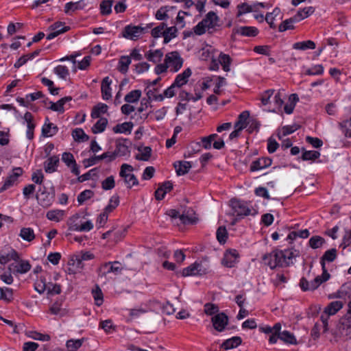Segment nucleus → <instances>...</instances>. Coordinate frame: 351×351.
<instances>
[{
  "label": "nucleus",
  "mask_w": 351,
  "mask_h": 351,
  "mask_svg": "<svg viewBox=\"0 0 351 351\" xmlns=\"http://www.w3.org/2000/svg\"><path fill=\"white\" fill-rule=\"evenodd\" d=\"M337 258V250L335 248L330 249L326 251L320 258V264L322 269V274L317 276L313 280L308 281L305 278L300 279L299 285L304 291H314L317 289L323 282L329 280L330 275L327 271L325 262H332Z\"/></svg>",
  "instance_id": "f257e3e1"
},
{
  "label": "nucleus",
  "mask_w": 351,
  "mask_h": 351,
  "mask_svg": "<svg viewBox=\"0 0 351 351\" xmlns=\"http://www.w3.org/2000/svg\"><path fill=\"white\" fill-rule=\"evenodd\" d=\"M298 255V252L293 250H275L263 257L265 265L271 269L277 267H287L292 263V258Z\"/></svg>",
  "instance_id": "f03ea898"
},
{
  "label": "nucleus",
  "mask_w": 351,
  "mask_h": 351,
  "mask_svg": "<svg viewBox=\"0 0 351 351\" xmlns=\"http://www.w3.org/2000/svg\"><path fill=\"white\" fill-rule=\"evenodd\" d=\"M343 306L341 301H334L330 302L324 310L321 315L320 319L323 324V332L328 330V320L330 316L335 315Z\"/></svg>",
  "instance_id": "7ed1b4c3"
},
{
  "label": "nucleus",
  "mask_w": 351,
  "mask_h": 351,
  "mask_svg": "<svg viewBox=\"0 0 351 351\" xmlns=\"http://www.w3.org/2000/svg\"><path fill=\"white\" fill-rule=\"evenodd\" d=\"M230 205L233 210V215L236 214L239 218H243L250 215H255V213H252V206H250L247 202L243 201L232 199L230 201Z\"/></svg>",
  "instance_id": "20e7f679"
},
{
  "label": "nucleus",
  "mask_w": 351,
  "mask_h": 351,
  "mask_svg": "<svg viewBox=\"0 0 351 351\" xmlns=\"http://www.w3.org/2000/svg\"><path fill=\"white\" fill-rule=\"evenodd\" d=\"M219 18L214 12H209L206 17L199 23V35L204 34L206 32H213L215 27L217 25Z\"/></svg>",
  "instance_id": "39448f33"
},
{
  "label": "nucleus",
  "mask_w": 351,
  "mask_h": 351,
  "mask_svg": "<svg viewBox=\"0 0 351 351\" xmlns=\"http://www.w3.org/2000/svg\"><path fill=\"white\" fill-rule=\"evenodd\" d=\"M165 62L170 69V71L176 73L178 71L183 64V59L181 58L178 51H171L165 55Z\"/></svg>",
  "instance_id": "423d86ee"
},
{
  "label": "nucleus",
  "mask_w": 351,
  "mask_h": 351,
  "mask_svg": "<svg viewBox=\"0 0 351 351\" xmlns=\"http://www.w3.org/2000/svg\"><path fill=\"white\" fill-rule=\"evenodd\" d=\"M348 311L340 321L339 330L342 335L351 338V300L348 304Z\"/></svg>",
  "instance_id": "0eeeda50"
},
{
  "label": "nucleus",
  "mask_w": 351,
  "mask_h": 351,
  "mask_svg": "<svg viewBox=\"0 0 351 351\" xmlns=\"http://www.w3.org/2000/svg\"><path fill=\"white\" fill-rule=\"evenodd\" d=\"M143 34H145V28L132 25L125 26L122 32V36L124 38L132 40H137Z\"/></svg>",
  "instance_id": "6e6552de"
},
{
  "label": "nucleus",
  "mask_w": 351,
  "mask_h": 351,
  "mask_svg": "<svg viewBox=\"0 0 351 351\" xmlns=\"http://www.w3.org/2000/svg\"><path fill=\"white\" fill-rule=\"evenodd\" d=\"M121 263L118 261L108 262L102 265L98 269L99 276H106L110 273L119 274L121 271Z\"/></svg>",
  "instance_id": "1a4fd4ad"
},
{
  "label": "nucleus",
  "mask_w": 351,
  "mask_h": 351,
  "mask_svg": "<svg viewBox=\"0 0 351 351\" xmlns=\"http://www.w3.org/2000/svg\"><path fill=\"white\" fill-rule=\"evenodd\" d=\"M54 197V191L49 192L45 190L41 191V189H39L36 194L38 203L43 208H48L50 206L53 202Z\"/></svg>",
  "instance_id": "9d476101"
},
{
  "label": "nucleus",
  "mask_w": 351,
  "mask_h": 351,
  "mask_svg": "<svg viewBox=\"0 0 351 351\" xmlns=\"http://www.w3.org/2000/svg\"><path fill=\"white\" fill-rule=\"evenodd\" d=\"M31 265L28 261L19 260L17 262L12 263L9 265L8 269L14 274H25L31 269Z\"/></svg>",
  "instance_id": "9b49d317"
},
{
  "label": "nucleus",
  "mask_w": 351,
  "mask_h": 351,
  "mask_svg": "<svg viewBox=\"0 0 351 351\" xmlns=\"http://www.w3.org/2000/svg\"><path fill=\"white\" fill-rule=\"evenodd\" d=\"M281 330V324L276 323L273 327L269 326H261L259 330L265 334H269V341L270 343H276L277 342V334Z\"/></svg>",
  "instance_id": "f8f14e48"
},
{
  "label": "nucleus",
  "mask_w": 351,
  "mask_h": 351,
  "mask_svg": "<svg viewBox=\"0 0 351 351\" xmlns=\"http://www.w3.org/2000/svg\"><path fill=\"white\" fill-rule=\"evenodd\" d=\"M212 322L216 330L222 332L228 325V317L224 313H220L212 317Z\"/></svg>",
  "instance_id": "ddd939ff"
},
{
  "label": "nucleus",
  "mask_w": 351,
  "mask_h": 351,
  "mask_svg": "<svg viewBox=\"0 0 351 351\" xmlns=\"http://www.w3.org/2000/svg\"><path fill=\"white\" fill-rule=\"evenodd\" d=\"M127 143L130 142L127 139L119 140L116 143V149L112 152V158H116L117 156H124L130 153L129 146Z\"/></svg>",
  "instance_id": "4468645a"
},
{
  "label": "nucleus",
  "mask_w": 351,
  "mask_h": 351,
  "mask_svg": "<svg viewBox=\"0 0 351 351\" xmlns=\"http://www.w3.org/2000/svg\"><path fill=\"white\" fill-rule=\"evenodd\" d=\"M239 254L236 250H227L221 260V264L226 267H233L237 263Z\"/></svg>",
  "instance_id": "2eb2a0df"
},
{
  "label": "nucleus",
  "mask_w": 351,
  "mask_h": 351,
  "mask_svg": "<svg viewBox=\"0 0 351 351\" xmlns=\"http://www.w3.org/2000/svg\"><path fill=\"white\" fill-rule=\"evenodd\" d=\"M23 119L27 123L26 136L27 139L32 141L34 138V132L36 128L34 117L29 112H26L23 116Z\"/></svg>",
  "instance_id": "dca6fc26"
},
{
  "label": "nucleus",
  "mask_w": 351,
  "mask_h": 351,
  "mask_svg": "<svg viewBox=\"0 0 351 351\" xmlns=\"http://www.w3.org/2000/svg\"><path fill=\"white\" fill-rule=\"evenodd\" d=\"M272 160L268 157L260 158L253 161L250 165V171H256L269 167L271 165Z\"/></svg>",
  "instance_id": "f3484780"
},
{
  "label": "nucleus",
  "mask_w": 351,
  "mask_h": 351,
  "mask_svg": "<svg viewBox=\"0 0 351 351\" xmlns=\"http://www.w3.org/2000/svg\"><path fill=\"white\" fill-rule=\"evenodd\" d=\"M195 165V162L191 161H176L174 162L173 166L176 169V173L178 176H182L188 173L189 169L193 165Z\"/></svg>",
  "instance_id": "a211bd4d"
},
{
  "label": "nucleus",
  "mask_w": 351,
  "mask_h": 351,
  "mask_svg": "<svg viewBox=\"0 0 351 351\" xmlns=\"http://www.w3.org/2000/svg\"><path fill=\"white\" fill-rule=\"evenodd\" d=\"M196 219L195 211L191 208H186L184 212L180 215V221L184 225L193 224L195 223Z\"/></svg>",
  "instance_id": "6ab92c4d"
},
{
  "label": "nucleus",
  "mask_w": 351,
  "mask_h": 351,
  "mask_svg": "<svg viewBox=\"0 0 351 351\" xmlns=\"http://www.w3.org/2000/svg\"><path fill=\"white\" fill-rule=\"evenodd\" d=\"M59 164V157L53 156L48 158L44 163V169L46 173H51L56 171Z\"/></svg>",
  "instance_id": "aec40b11"
},
{
  "label": "nucleus",
  "mask_w": 351,
  "mask_h": 351,
  "mask_svg": "<svg viewBox=\"0 0 351 351\" xmlns=\"http://www.w3.org/2000/svg\"><path fill=\"white\" fill-rule=\"evenodd\" d=\"M58 131V128L52 123L49 122V118L46 117L45 123L42 128V135L45 137L53 136Z\"/></svg>",
  "instance_id": "412c9836"
},
{
  "label": "nucleus",
  "mask_w": 351,
  "mask_h": 351,
  "mask_svg": "<svg viewBox=\"0 0 351 351\" xmlns=\"http://www.w3.org/2000/svg\"><path fill=\"white\" fill-rule=\"evenodd\" d=\"M191 70L188 68L185 69L182 73L178 74L174 82V85L177 86V88H180L183 85L186 84L188 82L189 77L191 75Z\"/></svg>",
  "instance_id": "4be33fe9"
},
{
  "label": "nucleus",
  "mask_w": 351,
  "mask_h": 351,
  "mask_svg": "<svg viewBox=\"0 0 351 351\" xmlns=\"http://www.w3.org/2000/svg\"><path fill=\"white\" fill-rule=\"evenodd\" d=\"M111 82L112 81L109 79L108 77H104L102 80L101 90L102 98L104 100H108L112 97L110 88Z\"/></svg>",
  "instance_id": "5701e85b"
},
{
  "label": "nucleus",
  "mask_w": 351,
  "mask_h": 351,
  "mask_svg": "<svg viewBox=\"0 0 351 351\" xmlns=\"http://www.w3.org/2000/svg\"><path fill=\"white\" fill-rule=\"evenodd\" d=\"M145 58L154 64L161 61L163 57V52L160 49L149 50L145 54Z\"/></svg>",
  "instance_id": "b1692460"
},
{
  "label": "nucleus",
  "mask_w": 351,
  "mask_h": 351,
  "mask_svg": "<svg viewBox=\"0 0 351 351\" xmlns=\"http://www.w3.org/2000/svg\"><path fill=\"white\" fill-rule=\"evenodd\" d=\"M212 268L207 256L203 257L199 263V276L212 274Z\"/></svg>",
  "instance_id": "393cba45"
},
{
  "label": "nucleus",
  "mask_w": 351,
  "mask_h": 351,
  "mask_svg": "<svg viewBox=\"0 0 351 351\" xmlns=\"http://www.w3.org/2000/svg\"><path fill=\"white\" fill-rule=\"evenodd\" d=\"M23 173V169L21 167H16L13 169V173L5 180L4 185L1 189H6L13 184L16 179Z\"/></svg>",
  "instance_id": "a878e982"
},
{
  "label": "nucleus",
  "mask_w": 351,
  "mask_h": 351,
  "mask_svg": "<svg viewBox=\"0 0 351 351\" xmlns=\"http://www.w3.org/2000/svg\"><path fill=\"white\" fill-rule=\"evenodd\" d=\"M130 64L131 57H129L128 56H122L119 60L117 69L120 73L125 74L128 71Z\"/></svg>",
  "instance_id": "bb28decb"
},
{
  "label": "nucleus",
  "mask_w": 351,
  "mask_h": 351,
  "mask_svg": "<svg viewBox=\"0 0 351 351\" xmlns=\"http://www.w3.org/2000/svg\"><path fill=\"white\" fill-rule=\"evenodd\" d=\"M280 339L285 343L289 344H296L297 341L295 336L287 330H284L282 332L279 331V333L277 334V339Z\"/></svg>",
  "instance_id": "cd10ccee"
},
{
  "label": "nucleus",
  "mask_w": 351,
  "mask_h": 351,
  "mask_svg": "<svg viewBox=\"0 0 351 351\" xmlns=\"http://www.w3.org/2000/svg\"><path fill=\"white\" fill-rule=\"evenodd\" d=\"M80 218V214H75L69 219L67 224L69 230L79 232L80 223H82Z\"/></svg>",
  "instance_id": "c85d7f7f"
},
{
  "label": "nucleus",
  "mask_w": 351,
  "mask_h": 351,
  "mask_svg": "<svg viewBox=\"0 0 351 351\" xmlns=\"http://www.w3.org/2000/svg\"><path fill=\"white\" fill-rule=\"evenodd\" d=\"M242 339L240 337H233L223 342L221 347L225 350L236 348L241 344Z\"/></svg>",
  "instance_id": "c756f323"
},
{
  "label": "nucleus",
  "mask_w": 351,
  "mask_h": 351,
  "mask_svg": "<svg viewBox=\"0 0 351 351\" xmlns=\"http://www.w3.org/2000/svg\"><path fill=\"white\" fill-rule=\"evenodd\" d=\"M199 58L204 61H209L213 58V47L206 45L199 50Z\"/></svg>",
  "instance_id": "7c9ffc66"
},
{
  "label": "nucleus",
  "mask_w": 351,
  "mask_h": 351,
  "mask_svg": "<svg viewBox=\"0 0 351 351\" xmlns=\"http://www.w3.org/2000/svg\"><path fill=\"white\" fill-rule=\"evenodd\" d=\"M108 107L106 104L103 103H99L97 105L95 106L91 112V117L93 119H98L100 118L102 114H105L107 112Z\"/></svg>",
  "instance_id": "2f4dec72"
},
{
  "label": "nucleus",
  "mask_w": 351,
  "mask_h": 351,
  "mask_svg": "<svg viewBox=\"0 0 351 351\" xmlns=\"http://www.w3.org/2000/svg\"><path fill=\"white\" fill-rule=\"evenodd\" d=\"M316 45L315 42L308 40L302 42H297L293 45V48L297 50L305 51L306 49H314Z\"/></svg>",
  "instance_id": "473e14b6"
},
{
  "label": "nucleus",
  "mask_w": 351,
  "mask_h": 351,
  "mask_svg": "<svg viewBox=\"0 0 351 351\" xmlns=\"http://www.w3.org/2000/svg\"><path fill=\"white\" fill-rule=\"evenodd\" d=\"M134 124L132 122H124L121 124H117L113 128L114 133H131Z\"/></svg>",
  "instance_id": "72a5a7b5"
},
{
  "label": "nucleus",
  "mask_w": 351,
  "mask_h": 351,
  "mask_svg": "<svg viewBox=\"0 0 351 351\" xmlns=\"http://www.w3.org/2000/svg\"><path fill=\"white\" fill-rule=\"evenodd\" d=\"M64 215V211L62 210H51L47 213L46 217L50 221L58 222L61 221Z\"/></svg>",
  "instance_id": "f704fd0d"
},
{
  "label": "nucleus",
  "mask_w": 351,
  "mask_h": 351,
  "mask_svg": "<svg viewBox=\"0 0 351 351\" xmlns=\"http://www.w3.org/2000/svg\"><path fill=\"white\" fill-rule=\"evenodd\" d=\"M49 312L56 315H58L60 317L65 316L67 311L65 308H62V304L59 302H54L49 308Z\"/></svg>",
  "instance_id": "c9c22d12"
},
{
  "label": "nucleus",
  "mask_w": 351,
  "mask_h": 351,
  "mask_svg": "<svg viewBox=\"0 0 351 351\" xmlns=\"http://www.w3.org/2000/svg\"><path fill=\"white\" fill-rule=\"evenodd\" d=\"M237 33L245 36H255L258 34V30L254 27L243 26L237 29Z\"/></svg>",
  "instance_id": "e433bc0d"
},
{
  "label": "nucleus",
  "mask_w": 351,
  "mask_h": 351,
  "mask_svg": "<svg viewBox=\"0 0 351 351\" xmlns=\"http://www.w3.org/2000/svg\"><path fill=\"white\" fill-rule=\"evenodd\" d=\"M108 121L106 118L100 117L99 119L93 126L92 132L94 134L103 132L108 125Z\"/></svg>",
  "instance_id": "4c0bfd02"
},
{
  "label": "nucleus",
  "mask_w": 351,
  "mask_h": 351,
  "mask_svg": "<svg viewBox=\"0 0 351 351\" xmlns=\"http://www.w3.org/2000/svg\"><path fill=\"white\" fill-rule=\"evenodd\" d=\"M298 22V18L293 16L284 21L278 27V31L280 32L294 28L293 23Z\"/></svg>",
  "instance_id": "58836bf2"
},
{
  "label": "nucleus",
  "mask_w": 351,
  "mask_h": 351,
  "mask_svg": "<svg viewBox=\"0 0 351 351\" xmlns=\"http://www.w3.org/2000/svg\"><path fill=\"white\" fill-rule=\"evenodd\" d=\"M73 138L75 141L86 142L89 139V136L85 134L81 128H75L72 132Z\"/></svg>",
  "instance_id": "ea45409f"
},
{
  "label": "nucleus",
  "mask_w": 351,
  "mask_h": 351,
  "mask_svg": "<svg viewBox=\"0 0 351 351\" xmlns=\"http://www.w3.org/2000/svg\"><path fill=\"white\" fill-rule=\"evenodd\" d=\"M141 90H134L128 93L124 97V100L127 103H136L137 102L141 97Z\"/></svg>",
  "instance_id": "a19ab883"
},
{
  "label": "nucleus",
  "mask_w": 351,
  "mask_h": 351,
  "mask_svg": "<svg viewBox=\"0 0 351 351\" xmlns=\"http://www.w3.org/2000/svg\"><path fill=\"white\" fill-rule=\"evenodd\" d=\"M178 29L176 27L172 26L170 27H167L166 26L165 35H164V43L167 44L170 42L172 38H174L177 36Z\"/></svg>",
  "instance_id": "79ce46f5"
},
{
  "label": "nucleus",
  "mask_w": 351,
  "mask_h": 351,
  "mask_svg": "<svg viewBox=\"0 0 351 351\" xmlns=\"http://www.w3.org/2000/svg\"><path fill=\"white\" fill-rule=\"evenodd\" d=\"M19 235L23 240L28 242L33 241L35 238L34 232L31 228H23Z\"/></svg>",
  "instance_id": "37998d69"
},
{
  "label": "nucleus",
  "mask_w": 351,
  "mask_h": 351,
  "mask_svg": "<svg viewBox=\"0 0 351 351\" xmlns=\"http://www.w3.org/2000/svg\"><path fill=\"white\" fill-rule=\"evenodd\" d=\"M138 151L141 152V154L136 156V159L138 160L147 161L152 154V149L150 147H144L143 148L138 147Z\"/></svg>",
  "instance_id": "c03bdc74"
},
{
  "label": "nucleus",
  "mask_w": 351,
  "mask_h": 351,
  "mask_svg": "<svg viewBox=\"0 0 351 351\" xmlns=\"http://www.w3.org/2000/svg\"><path fill=\"white\" fill-rule=\"evenodd\" d=\"M315 12V8L312 6L306 7L300 10L294 16L295 18H298V21L307 18Z\"/></svg>",
  "instance_id": "a18cd8bd"
},
{
  "label": "nucleus",
  "mask_w": 351,
  "mask_h": 351,
  "mask_svg": "<svg viewBox=\"0 0 351 351\" xmlns=\"http://www.w3.org/2000/svg\"><path fill=\"white\" fill-rule=\"evenodd\" d=\"M113 1L105 0L103 1L99 5L100 12L102 15H108L112 12V6Z\"/></svg>",
  "instance_id": "49530a36"
},
{
  "label": "nucleus",
  "mask_w": 351,
  "mask_h": 351,
  "mask_svg": "<svg viewBox=\"0 0 351 351\" xmlns=\"http://www.w3.org/2000/svg\"><path fill=\"white\" fill-rule=\"evenodd\" d=\"M325 243V239L320 236H313L309 241V246L313 249H317L321 247Z\"/></svg>",
  "instance_id": "de8ad7c7"
},
{
  "label": "nucleus",
  "mask_w": 351,
  "mask_h": 351,
  "mask_svg": "<svg viewBox=\"0 0 351 351\" xmlns=\"http://www.w3.org/2000/svg\"><path fill=\"white\" fill-rule=\"evenodd\" d=\"M83 341V339H69L66 341V346L69 351H76L82 346Z\"/></svg>",
  "instance_id": "09e8293b"
},
{
  "label": "nucleus",
  "mask_w": 351,
  "mask_h": 351,
  "mask_svg": "<svg viewBox=\"0 0 351 351\" xmlns=\"http://www.w3.org/2000/svg\"><path fill=\"white\" fill-rule=\"evenodd\" d=\"M119 204V197L118 195H113L109 200L108 204L104 208V211L108 214L113 211Z\"/></svg>",
  "instance_id": "8fccbe9b"
},
{
  "label": "nucleus",
  "mask_w": 351,
  "mask_h": 351,
  "mask_svg": "<svg viewBox=\"0 0 351 351\" xmlns=\"http://www.w3.org/2000/svg\"><path fill=\"white\" fill-rule=\"evenodd\" d=\"M166 28V23H161L159 25L153 28L151 31L152 36L154 38H160L162 36L164 38L165 31Z\"/></svg>",
  "instance_id": "3c124183"
},
{
  "label": "nucleus",
  "mask_w": 351,
  "mask_h": 351,
  "mask_svg": "<svg viewBox=\"0 0 351 351\" xmlns=\"http://www.w3.org/2000/svg\"><path fill=\"white\" fill-rule=\"evenodd\" d=\"M0 300L11 302L13 300L12 289L8 287H5L4 289L0 287Z\"/></svg>",
  "instance_id": "603ef678"
},
{
  "label": "nucleus",
  "mask_w": 351,
  "mask_h": 351,
  "mask_svg": "<svg viewBox=\"0 0 351 351\" xmlns=\"http://www.w3.org/2000/svg\"><path fill=\"white\" fill-rule=\"evenodd\" d=\"M173 7H169V6H165L161 7L160 9H158L156 13V18L158 20H165L169 18V16L168 15L167 12L173 9Z\"/></svg>",
  "instance_id": "864d4df0"
},
{
  "label": "nucleus",
  "mask_w": 351,
  "mask_h": 351,
  "mask_svg": "<svg viewBox=\"0 0 351 351\" xmlns=\"http://www.w3.org/2000/svg\"><path fill=\"white\" fill-rule=\"evenodd\" d=\"M339 126L345 136L351 138V118L340 123Z\"/></svg>",
  "instance_id": "5fc2aeb1"
},
{
  "label": "nucleus",
  "mask_w": 351,
  "mask_h": 351,
  "mask_svg": "<svg viewBox=\"0 0 351 351\" xmlns=\"http://www.w3.org/2000/svg\"><path fill=\"white\" fill-rule=\"evenodd\" d=\"M219 62L223 66V69L225 71H230V64L231 62V59L228 55L226 54H220L219 58Z\"/></svg>",
  "instance_id": "6e6d98bb"
},
{
  "label": "nucleus",
  "mask_w": 351,
  "mask_h": 351,
  "mask_svg": "<svg viewBox=\"0 0 351 351\" xmlns=\"http://www.w3.org/2000/svg\"><path fill=\"white\" fill-rule=\"evenodd\" d=\"M217 239L220 243H224L228 238V232L224 226L218 228L217 232Z\"/></svg>",
  "instance_id": "4d7b16f0"
},
{
  "label": "nucleus",
  "mask_w": 351,
  "mask_h": 351,
  "mask_svg": "<svg viewBox=\"0 0 351 351\" xmlns=\"http://www.w3.org/2000/svg\"><path fill=\"white\" fill-rule=\"evenodd\" d=\"M94 195L91 190H85L80 193L77 196V202L80 204H82L85 201L90 199Z\"/></svg>",
  "instance_id": "13d9d810"
},
{
  "label": "nucleus",
  "mask_w": 351,
  "mask_h": 351,
  "mask_svg": "<svg viewBox=\"0 0 351 351\" xmlns=\"http://www.w3.org/2000/svg\"><path fill=\"white\" fill-rule=\"evenodd\" d=\"M92 294L95 299L96 305L101 306L104 301L103 293L101 289L97 286L96 289L92 291Z\"/></svg>",
  "instance_id": "bf43d9fd"
},
{
  "label": "nucleus",
  "mask_w": 351,
  "mask_h": 351,
  "mask_svg": "<svg viewBox=\"0 0 351 351\" xmlns=\"http://www.w3.org/2000/svg\"><path fill=\"white\" fill-rule=\"evenodd\" d=\"M324 73V67L322 64H316L308 69L305 73L308 75H322Z\"/></svg>",
  "instance_id": "052dcab7"
},
{
  "label": "nucleus",
  "mask_w": 351,
  "mask_h": 351,
  "mask_svg": "<svg viewBox=\"0 0 351 351\" xmlns=\"http://www.w3.org/2000/svg\"><path fill=\"white\" fill-rule=\"evenodd\" d=\"M115 186L114 178L112 176H108L101 182V187L104 190L112 189Z\"/></svg>",
  "instance_id": "680f3d73"
},
{
  "label": "nucleus",
  "mask_w": 351,
  "mask_h": 351,
  "mask_svg": "<svg viewBox=\"0 0 351 351\" xmlns=\"http://www.w3.org/2000/svg\"><path fill=\"white\" fill-rule=\"evenodd\" d=\"M197 274V262L195 261L191 265L182 270L183 276H189L196 275Z\"/></svg>",
  "instance_id": "e2e57ef3"
},
{
  "label": "nucleus",
  "mask_w": 351,
  "mask_h": 351,
  "mask_svg": "<svg viewBox=\"0 0 351 351\" xmlns=\"http://www.w3.org/2000/svg\"><path fill=\"white\" fill-rule=\"evenodd\" d=\"M54 73L62 79H66L69 75V69L66 66L58 65L54 69Z\"/></svg>",
  "instance_id": "0e129e2a"
},
{
  "label": "nucleus",
  "mask_w": 351,
  "mask_h": 351,
  "mask_svg": "<svg viewBox=\"0 0 351 351\" xmlns=\"http://www.w3.org/2000/svg\"><path fill=\"white\" fill-rule=\"evenodd\" d=\"M320 156V153L317 151L311 150L303 152L302 158L304 160H315Z\"/></svg>",
  "instance_id": "69168bd1"
},
{
  "label": "nucleus",
  "mask_w": 351,
  "mask_h": 351,
  "mask_svg": "<svg viewBox=\"0 0 351 351\" xmlns=\"http://www.w3.org/2000/svg\"><path fill=\"white\" fill-rule=\"evenodd\" d=\"M62 160L67 167H71L72 165L76 162L73 155L70 152H64L62 156Z\"/></svg>",
  "instance_id": "338daca9"
},
{
  "label": "nucleus",
  "mask_w": 351,
  "mask_h": 351,
  "mask_svg": "<svg viewBox=\"0 0 351 351\" xmlns=\"http://www.w3.org/2000/svg\"><path fill=\"white\" fill-rule=\"evenodd\" d=\"M218 311H219V308L215 304L206 303L204 305V311L205 314H206L208 315H215V313H217L218 312Z\"/></svg>",
  "instance_id": "774afa93"
}]
</instances>
